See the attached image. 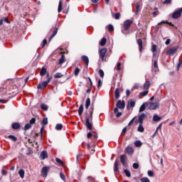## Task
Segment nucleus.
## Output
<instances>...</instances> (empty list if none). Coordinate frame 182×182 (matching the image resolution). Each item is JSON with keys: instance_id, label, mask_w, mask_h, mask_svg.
Listing matches in <instances>:
<instances>
[{"instance_id": "obj_1", "label": "nucleus", "mask_w": 182, "mask_h": 182, "mask_svg": "<svg viewBox=\"0 0 182 182\" xmlns=\"http://www.w3.org/2000/svg\"><path fill=\"white\" fill-rule=\"evenodd\" d=\"M85 126L88 130H93V108L90 109V116L85 118Z\"/></svg>"}, {"instance_id": "obj_2", "label": "nucleus", "mask_w": 182, "mask_h": 182, "mask_svg": "<svg viewBox=\"0 0 182 182\" xmlns=\"http://www.w3.org/2000/svg\"><path fill=\"white\" fill-rule=\"evenodd\" d=\"M107 53V48H104L99 50V56L102 59V62H106V53Z\"/></svg>"}, {"instance_id": "obj_3", "label": "nucleus", "mask_w": 182, "mask_h": 182, "mask_svg": "<svg viewBox=\"0 0 182 182\" xmlns=\"http://www.w3.org/2000/svg\"><path fill=\"white\" fill-rule=\"evenodd\" d=\"M181 14H182V7L178 10H176L172 14L173 19H178V18H180V16H181Z\"/></svg>"}, {"instance_id": "obj_4", "label": "nucleus", "mask_w": 182, "mask_h": 182, "mask_svg": "<svg viewBox=\"0 0 182 182\" xmlns=\"http://www.w3.org/2000/svg\"><path fill=\"white\" fill-rule=\"evenodd\" d=\"M177 50H178V47H172L166 51V55L171 56L176 53Z\"/></svg>"}, {"instance_id": "obj_5", "label": "nucleus", "mask_w": 182, "mask_h": 182, "mask_svg": "<svg viewBox=\"0 0 182 182\" xmlns=\"http://www.w3.org/2000/svg\"><path fill=\"white\" fill-rule=\"evenodd\" d=\"M148 107H149V110H156V109H159V103L149 102Z\"/></svg>"}, {"instance_id": "obj_6", "label": "nucleus", "mask_w": 182, "mask_h": 182, "mask_svg": "<svg viewBox=\"0 0 182 182\" xmlns=\"http://www.w3.org/2000/svg\"><path fill=\"white\" fill-rule=\"evenodd\" d=\"M133 23L132 21L127 20L124 23V31H127L128 29H130V26Z\"/></svg>"}, {"instance_id": "obj_7", "label": "nucleus", "mask_w": 182, "mask_h": 182, "mask_svg": "<svg viewBox=\"0 0 182 182\" xmlns=\"http://www.w3.org/2000/svg\"><path fill=\"white\" fill-rule=\"evenodd\" d=\"M49 167L44 166L41 170L42 177L46 178L48 176V173L49 172Z\"/></svg>"}, {"instance_id": "obj_8", "label": "nucleus", "mask_w": 182, "mask_h": 182, "mask_svg": "<svg viewBox=\"0 0 182 182\" xmlns=\"http://www.w3.org/2000/svg\"><path fill=\"white\" fill-rule=\"evenodd\" d=\"M49 82H50V78H48L47 81H43L41 84L38 85V89H43V87H46L48 85H49Z\"/></svg>"}, {"instance_id": "obj_9", "label": "nucleus", "mask_w": 182, "mask_h": 182, "mask_svg": "<svg viewBox=\"0 0 182 182\" xmlns=\"http://www.w3.org/2000/svg\"><path fill=\"white\" fill-rule=\"evenodd\" d=\"M126 106V103L124 102V100H118L117 103V109H124Z\"/></svg>"}, {"instance_id": "obj_10", "label": "nucleus", "mask_w": 182, "mask_h": 182, "mask_svg": "<svg viewBox=\"0 0 182 182\" xmlns=\"http://www.w3.org/2000/svg\"><path fill=\"white\" fill-rule=\"evenodd\" d=\"M146 117H147V116L144 113L139 115L138 123L143 124V122L144 121V119H146Z\"/></svg>"}, {"instance_id": "obj_11", "label": "nucleus", "mask_w": 182, "mask_h": 182, "mask_svg": "<svg viewBox=\"0 0 182 182\" xmlns=\"http://www.w3.org/2000/svg\"><path fill=\"white\" fill-rule=\"evenodd\" d=\"M126 160H127V157H126V155H121L120 156V161L124 167L127 166V164L126 163Z\"/></svg>"}, {"instance_id": "obj_12", "label": "nucleus", "mask_w": 182, "mask_h": 182, "mask_svg": "<svg viewBox=\"0 0 182 182\" xmlns=\"http://www.w3.org/2000/svg\"><path fill=\"white\" fill-rule=\"evenodd\" d=\"M87 139H92V141H96L97 140V135H93L92 132H89L87 134Z\"/></svg>"}, {"instance_id": "obj_13", "label": "nucleus", "mask_w": 182, "mask_h": 182, "mask_svg": "<svg viewBox=\"0 0 182 182\" xmlns=\"http://www.w3.org/2000/svg\"><path fill=\"white\" fill-rule=\"evenodd\" d=\"M136 106V102L133 101V100H129L127 106V109L129 110L130 107H134Z\"/></svg>"}, {"instance_id": "obj_14", "label": "nucleus", "mask_w": 182, "mask_h": 182, "mask_svg": "<svg viewBox=\"0 0 182 182\" xmlns=\"http://www.w3.org/2000/svg\"><path fill=\"white\" fill-rule=\"evenodd\" d=\"M41 160H45V159H48V152L46 151H43L40 154Z\"/></svg>"}, {"instance_id": "obj_15", "label": "nucleus", "mask_w": 182, "mask_h": 182, "mask_svg": "<svg viewBox=\"0 0 182 182\" xmlns=\"http://www.w3.org/2000/svg\"><path fill=\"white\" fill-rule=\"evenodd\" d=\"M125 153H127V154H129V156H130V155L133 154V153H134V150L132 147L128 146L125 149Z\"/></svg>"}, {"instance_id": "obj_16", "label": "nucleus", "mask_w": 182, "mask_h": 182, "mask_svg": "<svg viewBox=\"0 0 182 182\" xmlns=\"http://www.w3.org/2000/svg\"><path fill=\"white\" fill-rule=\"evenodd\" d=\"M81 60L86 63L87 66V65H89V58L87 57V55H82L81 57Z\"/></svg>"}, {"instance_id": "obj_17", "label": "nucleus", "mask_w": 182, "mask_h": 182, "mask_svg": "<svg viewBox=\"0 0 182 182\" xmlns=\"http://www.w3.org/2000/svg\"><path fill=\"white\" fill-rule=\"evenodd\" d=\"M11 127L14 130H18V129L21 128V124H19V123L14 122L12 124Z\"/></svg>"}, {"instance_id": "obj_18", "label": "nucleus", "mask_w": 182, "mask_h": 182, "mask_svg": "<svg viewBox=\"0 0 182 182\" xmlns=\"http://www.w3.org/2000/svg\"><path fill=\"white\" fill-rule=\"evenodd\" d=\"M114 173H117V171H119V161H115L114 164Z\"/></svg>"}, {"instance_id": "obj_19", "label": "nucleus", "mask_w": 182, "mask_h": 182, "mask_svg": "<svg viewBox=\"0 0 182 182\" xmlns=\"http://www.w3.org/2000/svg\"><path fill=\"white\" fill-rule=\"evenodd\" d=\"M148 103L144 102L139 108V112L141 113V112H144L146 110V107H147Z\"/></svg>"}, {"instance_id": "obj_20", "label": "nucleus", "mask_w": 182, "mask_h": 182, "mask_svg": "<svg viewBox=\"0 0 182 182\" xmlns=\"http://www.w3.org/2000/svg\"><path fill=\"white\" fill-rule=\"evenodd\" d=\"M58 33V28L55 27L53 28V33L51 35V36L50 37L49 41H52V39H53V38H55V36H56V34Z\"/></svg>"}, {"instance_id": "obj_21", "label": "nucleus", "mask_w": 182, "mask_h": 182, "mask_svg": "<svg viewBox=\"0 0 182 182\" xmlns=\"http://www.w3.org/2000/svg\"><path fill=\"white\" fill-rule=\"evenodd\" d=\"M114 113L116 114V117H120L122 116V112H119V108L115 107L114 109Z\"/></svg>"}, {"instance_id": "obj_22", "label": "nucleus", "mask_w": 182, "mask_h": 182, "mask_svg": "<svg viewBox=\"0 0 182 182\" xmlns=\"http://www.w3.org/2000/svg\"><path fill=\"white\" fill-rule=\"evenodd\" d=\"M150 87V82L149 81H146L144 84V87H143V90H149V88Z\"/></svg>"}, {"instance_id": "obj_23", "label": "nucleus", "mask_w": 182, "mask_h": 182, "mask_svg": "<svg viewBox=\"0 0 182 182\" xmlns=\"http://www.w3.org/2000/svg\"><path fill=\"white\" fill-rule=\"evenodd\" d=\"M65 62H66V58H65V55H62L59 60L58 65H62L63 63H65Z\"/></svg>"}, {"instance_id": "obj_24", "label": "nucleus", "mask_w": 182, "mask_h": 182, "mask_svg": "<svg viewBox=\"0 0 182 182\" xmlns=\"http://www.w3.org/2000/svg\"><path fill=\"white\" fill-rule=\"evenodd\" d=\"M120 97V89L117 88L115 90V99L117 100Z\"/></svg>"}, {"instance_id": "obj_25", "label": "nucleus", "mask_w": 182, "mask_h": 182, "mask_svg": "<svg viewBox=\"0 0 182 182\" xmlns=\"http://www.w3.org/2000/svg\"><path fill=\"white\" fill-rule=\"evenodd\" d=\"M137 43L139 47V50L141 51V49H143V41L141 38H139L137 41Z\"/></svg>"}, {"instance_id": "obj_26", "label": "nucleus", "mask_w": 182, "mask_h": 182, "mask_svg": "<svg viewBox=\"0 0 182 182\" xmlns=\"http://www.w3.org/2000/svg\"><path fill=\"white\" fill-rule=\"evenodd\" d=\"M153 120L155 122H160V120H161V117H159L157 114H154L153 117Z\"/></svg>"}, {"instance_id": "obj_27", "label": "nucleus", "mask_w": 182, "mask_h": 182, "mask_svg": "<svg viewBox=\"0 0 182 182\" xmlns=\"http://www.w3.org/2000/svg\"><path fill=\"white\" fill-rule=\"evenodd\" d=\"M157 50V46L156 44L152 45L151 51L153 52V55L156 56V51Z\"/></svg>"}, {"instance_id": "obj_28", "label": "nucleus", "mask_w": 182, "mask_h": 182, "mask_svg": "<svg viewBox=\"0 0 182 182\" xmlns=\"http://www.w3.org/2000/svg\"><path fill=\"white\" fill-rule=\"evenodd\" d=\"M107 39L106 38H102L101 39V41H100V46H105L106 45V42H107Z\"/></svg>"}, {"instance_id": "obj_29", "label": "nucleus", "mask_w": 182, "mask_h": 182, "mask_svg": "<svg viewBox=\"0 0 182 182\" xmlns=\"http://www.w3.org/2000/svg\"><path fill=\"white\" fill-rule=\"evenodd\" d=\"M83 109H84L83 105H80V107L78 109V114H79V116H82V114L83 113Z\"/></svg>"}, {"instance_id": "obj_30", "label": "nucleus", "mask_w": 182, "mask_h": 182, "mask_svg": "<svg viewBox=\"0 0 182 182\" xmlns=\"http://www.w3.org/2000/svg\"><path fill=\"white\" fill-rule=\"evenodd\" d=\"M138 132H139L140 133H143V132H144V127H143V124H139V126L138 127Z\"/></svg>"}, {"instance_id": "obj_31", "label": "nucleus", "mask_w": 182, "mask_h": 182, "mask_svg": "<svg viewBox=\"0 0 182 182\" xmlns=\"http://www.w3.org/2000/svg\"><path fill=\"white\" fill-rule=\"evenodd\" d=\"M18 174H19L20 177L23 178V177H25V171L23 169L19 170L18 171Z\"/></svg>"}, {"instance_id": "obj_32", "label": "nucleus", "mask_w": 182, "mask_h": 182, "mask_svg": "<svg viewBox=\"0 0 182 182\" xmlns=\"http://www.w3.org/2000/svg\"><path fill=\"white\" fill-rule=\"evenodd\" d=\"M55 79H59L60 77H63V75L60 73H57L54 75Z\"/></svg>"}, {"instance_id": "obj_33", "label": "nucleus", "mask_w": 182, "mask_h": 182, "mask_svg": "<svg viewBox=\"0 0 182 182\" xmlns=\"http://www.w3.org/2000/svg\"><path fill=\"white\" fill-rule=\"evenodd\" d=\"M163 23H167L168 25H170V26H174V24H173L172 23H170L167 21H162L161 22L159 23L158 25H161Z\"/></svg>"}, {"instance_id": "obj_34", "label": "nucleus", "mask_w": 182, "mask_h": 182, "mask_svg": "<svg viewBox=\"0 0 182 182\" xmlns=\"http://www.w3.org/2000/svg\"><path fill=\"white\" fill-rule=\"evenodd\" d=\"M89 106H90V98H87L85 102V109H89Z\"/></svg>"}, {"instance_id": "obj_35", "label": "nucleus", "mask_w": 182, "mask_h": 182, "mask_svg": "<svg viewBox=\"0 0 182 182\" xmlns=\"http://www.w3.org/2000/svg\"><path fill=\"white\" fill-rule=\"evenodd\" d=\"M8 139H10V140H12V141H16V140H18V138L14 135H9Z\"/></svg>"}, {"instance_id": "obj_36", "label": "nucleus", "mask_w": 182, "mask_h": 182, "mask_svg": "<svg viewBox=\"0 0 182 182\" xmlns=\"http://www.w3.org/2000/svg\"><path fill=\"white\" fill-rule=\"evenodd\" d=\"M60 177L64 182H66V176H65V173H63V172L61 171L60 173Z\"/></svg>"}, {"instance_id": "obj_37", "label": "nucleus", "mask_w": 182, "mask_h": 182, "mask_svg": "<svg viewBox=\"0 0 182 182\" xmlns=\"http://www.w3.org/2000/svg\"><path fill=\"white\" fill-rule=\"evenodd\" d=\"M62 5H63L62 1H60L58 4V14H60V12H62Z\"/></svg>"}, {"instance_id": "obj_38", "label": "nucleus", "mask_w": 182, "mask_h": 182, "mask_svg": "<svg viewBox=\"0 0 182 182\" xmlns=\"http://www.w3.org/2000/svg\"><path fill=\"white\" fill-rule=\"evenodd\" d=\"M40 75L41 76H45V75H46V68H42Z\"/></svg>"}, {"instance_id": "obj_39", "label": "nucleus", "mask_w": 182, "mask_h": 182, "mask_svg": "<svg viewBox=\"0 0 182 182\" xmlns=\"http://www.w3.org/2000/svg\"><path fill=\"white\" fill-rule=\"evenodd\" d=\"M141 144H143L141 143V141H136L134 142L135 147H141Z\"/></svg>"}, {"instance_id": "obj_40", "label": "nucleus", "mask_w": 182, "mask_h": 182, "mask_svg": "<svg viewBox=\"0 0 182 182\" xmlns=\"http://www.w3.org/2000/svg\"><path fill=\"white\" fill-rule=\"evenodd\" d=\"M56 130H62L63 129V125L61 124H58L55 127Z\"/></svg>"}, {"instance_id": "obj_41", "label": "nucleus", "mask_w": 182, "mask_h": 182, "mask_svg": "<svg viewBox=\"0 0 182 182\" xmlns=\"http://www.w3.org/2000/svg\"><path fill=\"white\" fill-rule=\"evenodd\" d=\"M114 19H120V13H115L113 14Z\"/></svg>"}, {"instance_id": "obj_42", "label": "nucleus", "mask_w": 182, "mask_h": 182, "mask_svg": "<svg viewBox=\"0 0 182 182\" xmlns=\"http://www.w3.org/2000/svg\"><path fill=\"white\" fill-rule=\"evenodd\" d=\"M31 127H32V125L30 123L26 124V125L24 127V130H29V129H31Z\"/></svg>"}, {"instance_id": "obj_43", "label": "nucleus", "mask_w": 182, "mask_h": 182, "mask_svg": "<svg viewBox=\"0 0 182 182\" xmlns=\"http://www.w3.org/2000/svg\"><path fill=\"white\" fill-rule=\"evenodd\" d=\"M124 173H125V175L127 177H131L132 174L130 173V171L127 169L124 170Z\"/></svg>"}, {"instance_id": "obj_44", "label": "nucleus", "mask_w": 182, "mask_h": 182, "mask_svg": "<svg viewBox=\"0 0 182 182\" xmlns=\"http://www.w3.org/2000/svg\"><path fill=\"white\" fill-rule=\"evenodd\" d=\"M80 72V69L79 68H76L75 71H74V75L75 76H77Z\"/></svg>"}, {"instance_id": "obj_45", "label": "nucleus", "mask_w": 182, "mask_h": 182, "mask_svg": "<svg viewBox=\"0 0 182 182\" xmlns=\"http://www.w3.org/2000/svg\"><path fill=\"white\" fill-rule=\"evenodd\" d=\"M99 74H100V77H102V78L105 77V72L103 71V70L100 69L99 70Z\"/></svg>"}, {"instance_id": "obj_46", "label": "nucleus", "mask_w": 182, "mask_h": 182, "mask_svg": "<svg viewBox=\"0 0 182 182\" xmlns=\"http://www.w3.org/2000/svg\"><path fill=\"white\" fill-rule=\"evenodd\" d=\"M108 31L109 32H112V31H114V27H113V25L112 24L108 25Z\"/></svg>"}, {"instance_id": "obj_47", "label": "nucleus", "mask_w": 182, "mask_h": 182, "mask_svg": "<svg viewBox=\"0 0 182 182\" xmlns=\"http://www.w3.org/2000/svg\"><path fill=\"white\" fill-rule=\"evenodd\" d=\"M151 70H152V74H153V75H156V73L157 72H159V68H153V67H152Z\"/></svg>"}, {"instance_id": "obj_48", "label": "nucleus", "mask_w": 182, "mask_h": 182, "mask_svg": "<svg viewBox=\"0 0 182 182\" xmlns=\"http://www.w3.org/2000/svg\"><path fill=\"white\" fill-rule=\"evenodd\" d=\"M141 182H150V180L147 177H144V178H141Z\"/></svg>"}, {"instance_id": "obj_49", "label": "nucleus", "mask_w": 182, "mask_h": 182, "mask_svg": "<svg viewBox=\"0 0 182 182\" xmlns=\"http://www.w3.org/2000/svg\"><path fill=\"white\" fill-rule=\"evenodd\" d=\"M55 161H56V162H57L58 164H60L61 166H63V161L62 160H60V159L56 158Z\"/></svg>"}, {"instance_id": "obj_50", "label": "nucleus", "mask_w": 182, "mask_h": 182, "mask_svg": "<svg viewBox=\"0 0 182 182\" xmlns=\"http://www.w3.org/2000/svg\"><path fill=\"white\" fill-rule=\"evenodd\" d=\"M141 96H147L149 95V91L146 90L144 92H140Z\"/></svg>"}, {"instance_id": "obj_51", "label": "nucleus", "mask_w": 182, "mask_h": 182, "mask_svg": "<svg viewBox=\"0 0 182 182\" xmlns=\"http://www.w3.org/2000/svg\"><path fill=\"white\" fill-rule=\"evenodd\" d=\"M148 176L149 177H154V172H153V171H148Z\"/></svg>"}, {"instance_id": "obj_52", "label": "nucleus", "mask_w": 182, "mask_h": 182, "mask_svg": "<svg viewBox=\"0 0 182 182\" xmlns=\"http://www.w3.org/2000/svg\"><path fill=\"white\" fill-rule=\"evenodd\" d=\"M41 109L42 110H48V105H45V104H43L41 105Z\"/></svg>"}, {"instance_id": "obj_53", "label": "nucleus", "mask_w": 182, "mask_h": 182, "mask_svg": "<svg viewBox=\"0 0 182 182\" xmlns=\"http://www.w3.org/2000/svg\"><path fill=\"white\" fill-rule=\"evenodd\" d=\"M122 66V63H117V68H116V70H117L118 72H119V70H120V69H121V67Z\"/></svg>"}, {"instance_id": "obj_54", "label": "nucleus", "mask_w": 182, "mask_h": 182, "mask_svg": "<svg viewBox=\"0 0 182 182\" xmlns=\"http://www.w3.org/2000/svg\"><path fill=\"white\" fill-rule=\"evenodd\" d=\"M36 122V119L35 118H32L31 120H30V124L32 125V124H35V123Z\"/></svg>"}, {"instance_id": "obj_55", "label": "nucleus", "mask_w": 182, "mask_h": 182, "mask_svg": "<svg viewBox=\"0 0 182 182\" xmlns=\"http://www.w3.org/2000/svg\"><path fill=\"white\" fill-rule=\"evenodd\" d=\"M43 124L46 125L48 124V118H44L42 121Z\"/></svg>"}, {"instance_id": "obj_56", "label": "nucleus", "mask_w": 182, "mask_h": 182, "mask_svg": "<svg viewBox=\"0 0 182 182\" xmlns=\"http://www.w3.org/2000/svg\"><path fill=\"white\" fill-rule=\"evenodd\" d=\"M133 168H134L135 170H137V168H139V164L134 163L133 164Z\"/></svg>"}, {"instance_id": "obj_57", "label": "nucleus", "mask_w": 182, "mask_h": 182, "mask_svg": "<svg viewBox=\"0 0 182 182\" xmlns=\"http://www.w3.org/2000/svg\"><path fill=\"white\" fill-rule=\"evenodd\" d=\"M152 68H159V65H157V60H155Z\"/></svg>"}, {"instance_id": "obj_58", "label": "nucleus", "mask_w": 182, "mask_h": 182, "mask_svg": "<svg viewBox=\"0 0 182 182\" xmlns=\"http://www.w3.org/2000/svg\"><path fill=\"white\" fill-rule=\"evenodd\" d=\"M80 157H82V154H78L77 155V163H79V160H80Z\"/></svg>"}, {"instance_id": "obj_59", "label": "nucleus", "mask_w": 182, "mask_h": 182, "mask_svg": "<svg viewBox=\"0 0 182 182\" xmlns=\"http://www.w3.org/2000/svg\"><path fill=\"white\" fill-rule=\"evenodd\" d=\"M88 181L89 182H95V178L90 176L88 177Z\"/></svg>"}, {"instance_id": "obj_60", "label": "nucleus", "mask_w": 182, "mask_h": 182, "mask_svg": "<svg viewBox=\"0 0 182 182\" xmlns=\"http://www.w3.org/2000/svg\"><path fill=\"white\" fill-rule=\"evenodd\" d=\"M46 43H48V41L46 39H44L43 41V43H42V48L45 47V45H46Z\"/></svg>"}, {"instance_id": "obj_61", "label": "nucleus", "mask_w": 182, "mask_h": 182, "mask_svg": "<svg viewBox=\"0 0 182 182\" xmlns=\"http://www.w3.org/2000/svg\"><path fill=\"white\" fill-rule=\"evenodd\" d=\"M139 11H140V5H136V14H139Z\"/></svg>"}, {"instance_id": "obj_62", "label": "nucleus", "mask_w": 182, "mask_h": 182, "mask_svg": "<svg viewBox=\"0 0 182 182\" xmlns=\"http://www.w3.org/2000/svg\"><path fill=\"white\" fill-rule=\"evenodd\" d=\"M161 127H163V123H161L159 125V127L156 128V132L158 131V130H161Z\"/></svg>"}, {"instance_id": "obj_63", "label": "nucleus", "mask_w": 182, "mask_h": 182, "mask_svg": "<svg viewBox=\"0 0 182 182\" xmlns=\"http://www.w3.org/2000/svg\"><path fill=\"white\" fill-rule=\"evenodd\" d=\"M102 82L101 80H98V85L97 87H102Z\"/></svg>"}, {"instance_id": "obj_64", "label": "nucleus", "mask_w": 182, "mask_h": 182, "mask_svg": "<svg viewBox=\"0 0 182 182\" xmlns=\"http://www.w3.org/2000/svg\"><path fill=\"white\" fill-rule=\"evenodd\" d=\"M181 65H182V61H179L177 65V70L180 69V66H181Z\"/></svg>"}]
</instances>
